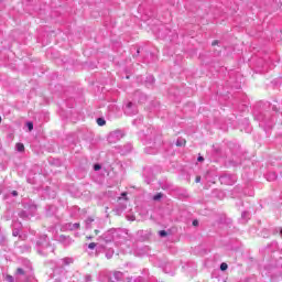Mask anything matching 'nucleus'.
I'll return each mask as SVG.
<instances>
[{
	"label": "nucleus",
	"mask_w": 282,
	"mask_h": 282,
	"mask_svg": "<svg viewBox=\"0 0 282 282\" xmlns=\"http://www.w3.org/2000/svg\"><path fill=\"white\" fill-rule=\"evenodd\" d=\"M159 235H160V237H166V231L161 230V231H159Z\"/></svg>",
	"instance_id": "8"
},
{
	"label": "nucleus",
	"mask_w": 282,
	"mask_h": 282,
	"mask_svg": "<svg viewBox=\"0 0 282 282\" xmlns=\"http://www.w3.org/2000/svg\"><path fill=\"white\" fill-rule=\"evenodd\" d=\"M74 226H75V228H78L79 225H78V224H75Z\"/></svg>",
	"instance_id": "19"
},
{
	"label": "nucleus",
	"mask_w": 282,
	"mask_h": 282,
	"mask_svg": "<svg viewBox=\"0 0 282 282\" xmlns=\"http://www.w3.org/2000/svg\"><path fill=\"white\" fill-rule=\"evenodd\" d=\"M124 195H127L126 193H122V197H124Z\"/></svg>",
	"instance_id": "21"
},
{
	"label": "nucleus",
	"mask_w": 282,
	"mask_h": 282,
	"mask_svg": "<svg viewBox=\"0 0 282 282\" xmlns=\"http://www.w3.org/2000/svg\"><path fill=\"white\" fill-rule=\"evenodd\" d=\"M88 248H89V250H94V248H96V242H90L88 245Z\"/></svg>",
	"instance_id": "6"
},
{
	"label": "nucleus",
	"mask_w": 282,
	"mask_h": 282,
	"mask_svg": "<svg viewBox=\"0 0 282 282\" xmlns=\"http://www.w3.org/2000/svg\"><path fill=\"white\" fill-rule=\"evenodd\" d=\"M4 280H6L7 282H14V278H13L12 275H10V274H6V275H4Z\"/></svg>",
	"instance_id": "3"
},
{
	"label": "nucleus",
	"mask_w": 282,
	"mask_h": 282,
	"mask_svg": "<svg viewBox=\"0 0 282 282\" xmlns=\"http://www.w3.org/2000/svg\"><path fill=\"white\" fill-rule=\"evenodd\" d=\"M17 273H18V274H23V269H18V270H17Z\"/></svg>",
	"instance_id": "12"
},
{
	"label": "nucleus",
	"mask_w": 282,
	"mask_h": 282,
	"mask_svg": "<svg viewBox=\"0 0 282 282\" xmlns=\"http://www.w3.org/2000/svg\"><path fill=\"white\" fill-rule=\"evenodd\" d=\"M13 235L17 237V232L15 234L13 232Z\"/></svg>",
	"instance_id": "22"
},
{
	"label": "nucleus",
	"mask_w": 282,
	"mask_h": 282,
	"mask_svg": "<svg viewBox=\"0 0 282 282\" xmlns=\"http://www.w3.org/2000/svg\"><path fill=\"white\" fill-rule=\"evenodd\" d=\"M271 180H276V175H275V174H272Z\"/></svg>",
	"instance_id": "16"
},
{
	"label": "nucleus",
	"mask_w": 282,
	"mask_h": 282,
	"mask_svg": "<svg viewBox=\"0 0 282 282\" xmlns=\"http://www.w3.org/2000/svg\"><path fill=\"white\" fill-rule=\"evenodd\" d=\"M127 107H128V109H131V108L133 107V104H132V102H129V104L127 105Z\"/></svg>",
	"instance_id": "13"
},
{
	"label": "nucleus",
	"mask_w": 282,
	"mask_h": 282,
	"mask_svg": "<svg viewBox=\"0 0 282 282\" xmlns=\"http://www.w3.org/2000/svg\"><path fill=\"white\" fill-rule=\"evenodd\" d=\"M17 151H19L20 153H22V151H25V145H23V143H17Z\"/></svg>",
	"instance_id": "1"
},
{
	"label": "nucleus",
	"mask_w": 282,
	"mask_h": 282,
	"mask_svg": "<svg viewBox=\"0 0 282 282\" xmlns=\"http://www.w3.org/2000/svg\"><path fill=\"white\" fill-rule=\"evenodd\" d=\"M94 169H95V171H100V164H96V165L94 166Z\"/></svg>",
	"instance_id": "10"
},
{
	"label": "nucleus",
	"mask_w": 282,
	"mask_h": 282,
	"mask_svg": "<svg viewBox=\"0 0 282 282\" xmlns=\"http://www.w3.org/2000/svg\"><path fill=\"white\" fill-rule=\"evenodd\" d=\"M26 127H28V129H29V131H32V129H34V123H32V122H28L26 123Z\"/></svg>",
	"instance_id": "4"
},
{
	"label": "nucleus",
	"mask_w": 282,
	"mask_h": 282,
	"mask_svg": "<svg viewBox=\"0 0 282 282\" xmlns=\"http://www.w3.org/2000/svg\"><path fill=\"white\" fill-rule=\"evenodd\" d=\"M182 144H186V141H182V142L177 141L176 142V147H182Z\"/></svg>",
	"instance_id": "9"
},
{
	"label": "nucleus",
	"mask_w": 282,
	"mask_h": 282,
	"mask_svg": "<svg viewBox=\"0 0 282 282\" xmlns=\"http://www.w3.org/2000/svg\"><path fill=\"white\" fill-rule=\"evenodd\" d=\"M106 122H107V121H105V119H102V118H98V119H97V124H98L99 127H105Z\"/></svg>",
	"instance_id": "2"
},
{
	"label": "nucleus",
	"mask_w": 282,
	"mask_h": 282,
	"mask_svg": "<svg viewBox=\"0 0 282 282\" xmlns=\"http://www.w3.org/2000/svg\"><path fill=\"white\" fill-rule=\"evenodd\" d=\"M162 198V194H158L153 197L154 202H158V199H161Z\"/></svg>",
	"instance_id": "7"
},
{
	"label": "nucleus",
	"mask_w": 282,
	"mask_h": 282,
	"mask_svg": "<svg viewBox=\"0 0 282 282\" xmlns=\"http://www.w3.org/2000/svg\"><path fill=\"white\" fill-rule=\"evenodd\" d=\"M13 235L17 237V232L15 234L13 232Z\"/></svg>",
	"instance_id": "23"
},
{
	"label": "nucleus",
	"mask_w": 282,
	"mask_h": 282,
	"mask_svg": "<svg viewBox=\"0 0 282 282\" xmlns=\"http://www.w3.org/2000/svg\"><path fill=\"white\" fill-rule=\"evenodd\" d=\"M193 226H199V221L194 220V221H193Z\"/></svg>",
	"instance_id": "14"
},
{
	"label": "nucleus",
	"mask_w": 282,
	"mask_h": 282,
	"mask_svg": "<svg viewBox=\"0 0 282 282\" xmlns=\"http://www.w3.org/2000/svg\"><path fill=\"white\" fill-rule=\"evenodd\" d=\"M220 270H223V271L228 270V264L227 263H221L220 264Z\"/></svg>",
	"instance_id": "5"
},
{
	"label": "nucleus",
	"mask_w": 282,
	"mask_h": 282,
	"mask_svg": "<svg viewBox=\"0 0 282 282\" xmlns=\"http://www.w3.org/2000/svg\"><path fill=\"white\" fill-rule=\"evenodd\" d=\"M65 261H67V263H72V259H66Z\"/></svg>",
	"instance_id": "17"
},
{
	"label": "nucleus",
	"mask_w": 282,
	"mask_h": 282,
	"mask_svg": "<svg viewBox=\"0 0 282 282\" xmlns=\"http://www.w3.org/2000/svg\"><path fill=\"white\" fill-rule=\"evenodd\" d=\"M198 162H204V158H203V156H199V158H198Z\"/></svg>",
	"instance_id": "15"
},
{
	"label": "nucleus",
	"mask_w": 282,
	"mask_h": 282,
	"mask_svg": "<svg viewBox=\"0 0 282 282\" xmlns=\"http://www.w3.org/2000/svg\"><path fill=\"white\" fill-rule=\"evenodd\" d=\"M0 122H1V117H0Z\"/></svg>",
	"instance_id": "24"
},
{
	"label": "nucleus",
	"mask_w": 282,
	"mask_h": 282,
	"mask_svg": "<svg viewBox=\"0 0 282 282\" xmlns=\"http://www.w3.org/2000/svg\"><path fill=\"white\" fill-rule=\"evenodd\" d=\"M199 182H202V177H200V176H197V177H196V183L199 184Z\"/></svg>",
	"instance_id": "11"
},
{
	"label": "nucleus",
	"mask_w": 282,
	"mask_h": 282,
	"mask_svg": "<svg viewBox=\"0 0 282 282\" xmlns=\"http://www.w3.org/2000/svg\"><path fill=\"white\" fill-rule=\"evenodd\" d=\"M213 45H217V42H213Z\"/></svg>",
	"instance_id": "20"
},
{
	"label": "nucleus",
	"mask_w": 282,
	"mask_h": 282,
	"mask_svg": "<svg viewBox=\"0 0 282 282\" xmlns=\"http://www.w3.org/2000/svg\"><path fill=\"white\" fill-rule=\"evenodd\" d=\"M12 195L17 196V191H13V192H12Z\"/></svg>",
	"instance_id": "18"
}]
</instances>
